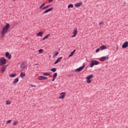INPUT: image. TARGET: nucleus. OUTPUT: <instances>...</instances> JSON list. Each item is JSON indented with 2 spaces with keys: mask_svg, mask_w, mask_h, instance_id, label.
<instances>
[{
  "mask_svg": "<svg viewBox=\"0 0 128 128\" xmlns=\"http://www.w3.org/2000/svg\"><path fill=\"white\" fill-rule=\"evenodd\" d=\"M76 36V34H74V35L72 36V38H74V36Z\"/></svg>",
  "mask_w": 128,
  "mask_h": 128,
  "instance_id": "a19ab883",
  "label": "nucleus"
},
{
  "mask_svg": "<svg viewBox=\"0 0 128 128\" xmlns=\"http://www.w3.org/2000/svg\"><path fill=\"white\" fill-rule=\"evenodd\" d=\"M56 78H53L52 79V82H54V80H56Z\"/></svg>",
  "mask_w": 128,
  "mask_h": 128,
  "instance_id": "58836bf2",
  "label": "nucleus"
},
{
  "mask_svg": "<svg viewBox=\"0 0 128 128\" xmlns=\"http://www.w3.org/2000/svg\"><path fill=\"white\" fill-rule=\"evenodd\" d=\"M16 76V73H14L12 74H10L9 75V76H10V78H14V76Z\"/></svg>",
  "mask_w": 128,
  "mask_h": 128,
  "instance_id": "4be33fe9",
  "label": "nucleus"
},
{
  "mask_svg": "<svg viewBox=\"0 0 128 128\" xmlns=\"http://www.w3.org/2000/svg\"><path fill=\"white\" fill-rule=\"evenodd\" d=\"M50 36V34H48L44 38H42V40H46V38H48V36Z\"/></svg>",
  "mask_w": 128,
  "mask_h": 128,
  "instance_id": "6ab92c4d",
  "label": "nucleus"
},
{
  "mask_svg": "<svg viewBox=\"0 0 128 128\" xmlns=\"http://www.w3.org/2000/svg\"><path fill=\"white\" fill-rule=\"evenodd\" d=\"M4 64H6V60L4 57H2L0 58V66H2Z\"/></svg>",
  "mask_w": 128,
  "mask_h": 128,
  "instance_id": "f03ea898",
  "label": "nucleus"
},
{
  "mask_svg": "<svg viewBox=\"0 0 128 128\" xmlns=\"http://www.w3.org/2000/svg\"><path fill=\"white\" fill-rule=\"evenodd\" d=\"M62 59V57H59L58 58V59L56 60V61L54 62V64H56L58 62H60L61 60Z\"/></svg>",
  "mask_w": 128,
  "mask_h": 128,
  "instance_id": "9b49d317",
  "label": "nucleus"
},
{
  "mask_svg": "<svg viewBox=\"0 0 128 128\" xmlns=\"http://www.w3.org/2000/svg\"><path fill=\"white\" fill-rule=\"evenodd\" d=\"M60 96L59 97V98H64V96H66V92H62L60 94Z\"/></svg>",
  "mask_w": 128,
  "mask_h": 128,
  "instance_id": "1a4fd4ad",
  "label": "nucleus"
},
{
  "mask_svg": "<svg viewBox=\"0 0 128 128\" xmlns=\"http://www.w3.org/2000/svg\"><path fill=\"white\" fill-rule=\"evenodd\" d=\"M94 78V74H90V75L88 76L86 78H88V79H90V78Z\"/></svg>",
  "mask_w": 128,
  "mask_h": 128,
  "instance_id": "5701e85b",
  "label": "nucleus"
},
{
  "mask_svg": "<svg viewBox=\"0 0 128 128\" xmlns=\"http://www.w3.org/2000/svg\"><path fill=\"white\" fill-rule=\"evenodd\" d=\"M6 68H8V65L3 66L1 68L0 73L4 74V72L6 70Z\"/></svg>",
  "mask_w": 128,
  "mask_h": 128,
  "instance_id": "39448f33",
  "label": "nucleus"
},
{
  "mask_svg": "<svg viewBox=\"0 0 128 128\" xmlns=\"http://www.w3.org/2000/svg\"><path fill=\"white\" fill-rule=\"evenodd\" d=\"M44 80H48V78L46 77H44Z\"/></svg>",
  "mask_w": 128,
  "mask_h": 128,
  "instance_id": "79ce46f5",
  "label": "nucleus"
},
{
  "mask_svg": "<svg viewBox=\"0 0 128 128\" xmlns=\"http://www.w3.org/2000/svg\"><path fill=\"white\" fill-rule=\"evenodd\" d=\"M46 4V2H44V3H43L39 8V9L40 10H42V8L44 7V6H45Z\"/></svg>",
  "mask_w": 128,
  "mask_h": 128,
  "instance_id": "412c9836",
  "label": "nucleus"
},
{
  "mask_svg": "<svg viewBox=\"0 0 128 128\" xmlns=\"http://www.w3.org/2000/svg\"><path fill=\"white\" fill-rule=\"evenodd\" d=\"M86 80L88 84H90V82H92L90 79L86 78Z\"/></svg>",
  "mask_w": 128,
  "mask_h": 128,
  "instance_id": "cd10ccee",
  "label": "nucleus"
},
{
  "mask_svg": "<svg viewBox=\"0 0 128 128\" xmlns=\"http://www.w3.org/2000/svg\"><path fill=\"white\" fill-rule=\"evenodd\" d=\"M128 46V42L126 41L122 45V48H126Z\"/></svg>",
  "mask_w": 128,
  "mask_h": 128,
  "instance_id": "0eeeda50",
  "label": "nucleus"
},
{
  "mask_svg": "<svg viewBox=\"0 0 128 128\" xmlns=\"http://www.w3.org/2000/svg\"><path fill=\"white\" fill-rule=\"evenodd\" d=\"M54 10V8H50L48 10H45L44 12H43V14H48V12H52V10Z\"/></svg>",
  "mask_w": 128,
  "mask_h": 128,
  "instance_id": "9d476101",
  "label": "nucleus"
},
{
  "mask_svg": "<svg viewBox=\"0 0 128 128\" xmlns=\"http://www.w3.org/2000/svg\"><path fill=\"white\" fill-rule=\"evenodd\" d=\"M26 62H23L21 64L20 68H26Z\"/></svg>",
  "mask_w": 128,
  "mask_h": 128,
  "instance_id": "ddd939ff",
  "label": "nucleus"
},
{
  "mask_svg": "<svg viewBox=\"0 0 128 128\" xmlns=\"http://www.w3.org/2000/svg\"><path fill=\"white\" fill-rule=\"evenodd\" d=\"M24 76H26V74L24 72H21L20 74V77L21 78H23Z\"/></svg>",
  "mask_w": 128,
  "mask_h": 128,
  "instance_id": "aec40b11",
  "label": "nucleus"
},
{
  "mask_svg": "<svg viewBox=\"0 0 128 128\" xmlns=\"http://www.w3.org/2000/svg\"><path fill=\"white\" fill-rule=\"evenodd\" d=\"M13 2H16V0H13Z\"/></svg>",
  "mask_w": 128,
  "mask_h": 128,
  "instance_id": "de8ad7c7",
  "label": "nucleus"
},
{
  "mask_svg": "<svg viewBox=\"0 0 128 128\" xmlns=\"http://www.w3.org/2000/svg\"><path fill=\"white\" fill-rule=\"evenodd\" d=\"M102 24H104V21H102L99 23V26H102Z\"/></svg>",
  "mask_w": 128,
  "mask_h": 128,
  "instance_id": "c9c22d12",
  "label": "nucleus"
},
{
  "mask_svg": "<svg viewBox=\"0 0 128 128\" xmlns=\"http://www.w3.org/2000/svg\"><path fill=\"white\" fill-rule=\"evenodd\" d=\"M82 4V2H78L74 4L76 8H80V6Z\"/></svg>",
  "mask_w": 128,
  "mask_h": 128,
  "instance_id": "f8f14e48",
  "label": "nucleus"
},
{
  "mask_svg": "<svg viewBox=\"0 0 128 128\" xmlns=\"http://www.w3.org/2000/svg\"><path fill=\"white\" fill-rule=\"evenodd\" d=\"M98 64H100V62L96 60H92L91 64H90V68H93L94 66H98Z\"/></svg>",
  "mask_w": 128,
  "mask_h": 128,
  "instance_id": "7ed1b4c3",
  "label": "nucleus"
},
{
  "mask_svg": "<svg viewBox=\"0 0 128 128\" xmlns=\"http://www.w3.org/2000/svg\"><path fill=\"white\" fill-rule=\"evenodd\" d=\"M44 76H40L38 77V80H44Z\"/></svg>",
  "mask_w": 128,
  "mask_h": 128,
  "instance_id": "b1692460",
  "label": "nucleus"
},
{
  "mask_svg": "<svg viewBox=\"0 0 128 128\" xmlns=\"http://www.w3.org/2000/svg\"><path fill=\"white\" fill-rule=\"evenodd\" d=\"M38 52H39V54H42V52H44V50H42V49L39 50Z\"/></svg>",
  "mask_w": 128,
  "mask_h": 128,
  "instance_id": "c756f323",
  "label": "nucleus"
},
{
  "mask_svg": "<svg viewBox=\"0 0 128 128\" xmlns=\"http://www.w3.org/2000/svg\"><path fill=\"white\" fill-rule=\"evenodd\" d=\"M5 56L6 58H8V60H10L12 58V54H10L9 52H6Z\"/></svg>",
  "mask_w": 128,
  "mask_h": 128,
  "instance_id": "423d86ee",
  "label": "nucleus"
},
{
  "mask_svg": "<svg viewBox=\"0 0 128 128\" xmlns=\"http://www.w3.org/2000/svg\"><path fill=\"white\" fill-rule=\"evenodd\" d=\"M10 24L6 23V26L3 28L2 32L1 33L2 38H4V36H6V32H8V29L10 28Z\"/></svg>",
  "mask_w": 128,
  "mask_h": 128,
  "instance_id": "f257e3e1",
  "label": "nucleus"
},
{
  "mask_svg": "<svg viewBox=\"0 0 128 128\" xmlns=\"http://www.w3.org/2000/svg\"><path fill=\"white\" fill-rule=\"evenodd\" d=\"M76 50H74L72 52H70V54L72 55V56L74 54V53L76 52Z\"/></svg>",
  "mask_w": 128,
  "mask_h": 128,
  "instance_id": "7c9ffc66",
  "label": "nucleus"
},
{
  "mask_svg": "<svg viewBox=\"0 0 128 128\" xmlns=\"http://www.w3.org/2000/svg\"><path fill=\"white\" fill-rule=\"evenodd\" d=\"M74 8V4H70L68 6V8Z\"/></svg>",
  "mask_w": 128,
  "mask_h": 128,
  "instance_id": "a878e982",
  "label": "nucleus"
},
{
  "mask_svg": "<svg viewBox=\"0 0 128 128\" xmlns=\"http://www.w3.org/2000/svg\"><path fill=\"white\" fill-rule=\"evenodd\" d=\"M70 56H72V55L71 54H70L68 56V57H69V58H70Z\"/></svg>",
  "mask_w": 128,
  "mask_h": 128,
  "instance_id": "37998d69",
  "label": "nucleus"
},
{
  "mask_svg": "<svg viewBox=\"0 0 128 128\" xmlns=\"http://www.w3.org/2000/svg\"><path fill=\"white\" fill-rule=\"evenodd\" d=\"M32 86H34L32 84H31Z\"/></svg>",
  "mask_w": 128,
  "mask_h": 128,
  "instance_id": "a18cd8bd",
  "label": "nucleus"
},
{
  "mask_svg": "<svg viewBox=\"0 0 128 128\" xmlns=\"http://www.w3.org/2000/svg\"><path fill=\"white\" fill-rule=\"evenodd\" d=\"M74 34H78V28H75L74 30V32H73Z\"/></svg>",
  "mask_w": 128,
  "mask_h": 128,
  "instance_id": "dca6fc26",
  "label": "nucleus"
},
{
  "mask_svg": "<svg viewBox=\"0 0 128 128\" xmlns=\"http://www.w3.org/2000/svg\"><path fill=\"white\" fill-rule=\"evenodd\" d=\"M84 66H85V64H84L82 66L76 69L75 70H74V72H82V70H84Z\"/></svg>",
  "mask_w": 128,
  "mask_h": 128,
  "instance_id": "20e7f679",
  "label": "nucleus"
},
{
  "mask_svg": "<svg viewBox=\"0 0 128 128\" xmlns=\"http://www.w3.org/2000/svg\"><path fill=\"white\" fill-rule=\"evenodd\" d=\"M10 100H7L6 102V104H10Z\"/></svg>",
  "mask_w": 128,
  "mask_h": 128,
  "instance_id": "72a5a7b5",
  "label": "nucleus"
},
{
  "mask_svg": "<svg viewBox=\"0 0 128 128\" xmlns=\"http://www.w3.org/2000/svg\"><path fill=\"white\" fill-rule=\"evenodd\" d=\"M52 5L50 4H48L42 8V10H47V8H48L50 6Z\"/></svg>",
  "mask_w": 128,
  "mask_h": 128,
  "instance_id": "4468645a",
  "label": "nucleus"
},
{
  "mask_svg": "<svg viewBox=\"0 0 128 128\" xmlns=\"http://www.w3.org/2000/svg\"><path fill=\"white\" fill-rule=\"evenodd\" d=\"M49 3L50 4L52 2H54V0H48Z\"/></svg>",
  "mask_w": 128,
  "mask_h": 128,
  "instance_id": "4c0bfd02",
  "label": "nucleus"
},
{
  "mask_svg": "<svg viewBox=\"0 0 128 128\" xmlns=\"http://www.w3.org/2000/svg\"><path fill=\"white\" fill-rule=\"evenodd\" d=\"M100 48H97L96 50V52H100Z\"/></svg>",
  "mask_w": 128,
  "mask_h": 128,
  "instance_id": "473e14b6",
  "label": "nucleus"
},
{
  "mask_svg": "<svg viewBox=\"0 0 128 128\" xmlns=\"http://www.w3.org/2000/svg\"><path fill=\"white\" fill-rule=\"evenodd\" d=\"M17 124H18V121H15L14 122V126H16Z\"/></svg>",
  "mask_w": 128,
  "mask_h": 128,
  "instance_id": "2f4dec72",
  "label": "nucleus"
},
{
  "mask_svg": "<svg viewBox=\"0 0 128 128\" xmlns=\"http://www.w3.org/2000/svg\"><path fill=\"white\" fill-rule=\"evenodd\" d=\"M35 66H38V64H35Z\"/></svg>",
  "mask_w": 128,
  "mask_h": 128,
  "instance_id": "49530a36",
  "label": "nucleus"
},
{
  "mask_svg": "<svg viewBox=\"0 0 128 128\" xmlns=\"http://www.w3.org/2000/svg\"><path fill=\"white\" fill-rule=\"evenodd\" d=\"M68 76H74V75H72V74H70Z\"/></svg>",
  "mask_w": 128,
  "mask_h": 128,
  "instance_id": "ea45409f",
  "label": "nucleus"
},
{
  "mask_svg": "<svg viewBox=\"0 0 128 128\" xmlns=\"http://www.w3.org/2000/svg\"><path fill=\"white\" fill-rule=\"evenodd\" d=\"M44 34V32H40L37 34V35L38 36H42V35Z\"/></svg>",
  "mask_w": 128,
  "mask_h": 128,
  "instance_id": "a211bd4d",
  "label": "nucleus"
},
{
  "mask_svg": "<svg viewBox=\"0 0 128 128\" xmlns=\"http://www.w3.org/2000/svg\"><path fill=\"white\" fill-rule=\"evenodd\" d=\"M56 56H54V54L53 55V58H56Z\"/></svg>",
  "mask_w": 128,
  "mask_h": 128,
  "instance_id": "c03bdc74",
  "label": "nucleus"
},
{
  "mask_svg": "<svg viewBox=\"0 0 128 128\" xmlns=\"http://www.w3.org/2000/svg\"><path fill=\"white\" fill-rule=\"evenodd\" d=\"M58 54V52H55V54H54V56H56Z\"/></svg>",
  "mask_w": 128,
  "mask_h": 128,
  "instance_id": "e433bc0d",
  "label": "nucleus"
},
{
  "mask_svg": "<svg viewBox=\"0 0 128 128\" xmlns=\"http://www.w3.org/2000/svg\"><path fill=\"white\" fill-rule=\"evenodd\" d=\"M101 50H106V45H102L100 47Z\"/></svg>",
  "mask_w": 128,
  "mask_h": 128,
  "instance_id": "2eb2a0df",
  "label": "nucleus"
},
{
  "mask_svg": "<svg viewBox=\"0 0 128 128\" xmlns=\"http://www.w3.org/2000/svg\"><path fill=\"white\" fill-rule=\"evenodd\" d=\"M56 76H58V73L57 72L54 73L53 74V78H56Z\"/></svg>",
  "mask_w": 128,
  "mask_h": 128,
  "instance_id": "bb28decb",
  "label": "nucleus"
},
{
  "mask_svg": "<svg viewBox=\"0 0 128 128\" xmlns=\"http://www.w3.org/2000/svg\"><path fill=\"white\" fill-rule=\"evenodd\" d=\"M10 122H12V120H8V121H7L6 122V124H10Z\"/></svg>",
  "mask_w": 128,
  "mask_h": 128,
  "instance_id": "f704fd0d",
  "label": "nucleus"
},
{
  "mask_svg": "<svg viewBox=\"0 0 128 128\" xmlns=\"http://www.w3.org/2000/svg\"><path fill=\"white\" fill-rule=\"evenodd\" d=\"M108 55L104 56H102L100 58L101 62H104V60H108Z\"/></svg>",
  "mask_w": 128,
  "mask_h": 128,
  "instance_id": "6e6552de",
  "label": "nucleus"
},
{
  "mask_svg": "<svg viewBox=\"0 0 128 128\" xmlns=\"http://www.w3.org/2000/svg\"><path fill=\"white\" fill-rule=\"evenodd\" d=\"M50 71L52 72H56V68H52L50 69Z\"/></svg>",
  "mask_w": 128,
  "mask_h": 128,
  "instance_id": "393cba45",
  "label": "nucleus"
},
{
  "mask_svg": "<svg viewBox=\"0 0 128 128\" xmlns=\"http://www.w3.org/2000/svg\"><path fill=\"white\" fill-rule=\"evenodd\" d=\"M18 78H16L14 80V81L13 82V84H18Z\"/></svg>",
  "mask_w": 128,
  "mask_h": 128,
  "instance_id": "f3484780",
  "label": "nucleus"
},
{
  "mask_svg": "<svg viewBox=\"0 0 128 128\" xmlns=\"http://www.w3.org/2000/svg\"><path fill=\"white\" fill-rule=\"evenodd\" d=\"M43 76H50V74L45 72L43 74Z\"/></svg>",
  "mask_w": 128,
  "mask_h": 128,
  "instance_id": "c85d7f7f",
  "label": "nucleus"
}]
</instances>
